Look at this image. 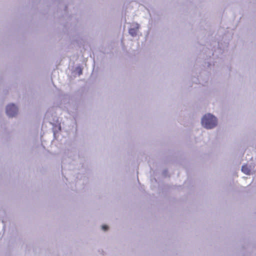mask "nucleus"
Segmentation results:
<instances>
[{"label":"nucleus","instance_id":"1","mask_svg":"<svg viewBox=\"0 0 256 256\" xmlns=\"http://www.w3.org/2000/svg\"><path fill=\"white\" fill-rule=\"evenodd\" d=\"M202 125L206 128H212L217 124V120L214 116L208 114L204 116L202 120Z\"/></svg>","mask_w":256,"mask_h":256},{"label":"nucleus","instance_id":"2","mask_svg":"<svg viewBox=\"0 0 256 256\" xmlns=\"http://www.w3.org/2000/svg\"><path fill=\"white\" fill-rule=\"evenodd\" d=\"M18 108L14 104H10L6 106V112L10 116H14L18 112Z\"/></svg>","mask_w":256,"mask_h":256},{"label":"nucleus","instance_id":"3","mask_svg":"<svg viewBox=\"0 0 256 256\" xmlns=\"http://www.w3.org/2000/svg\"><path fill=\"white\" fill-rule=\"evenodd\" d=\"M242 170L244 173L246 174H250V170L246 165H244L242 166Z\"/></svg>","mask_w":256,"mask_h":256},{"label":"nucleus","instance_id":"4","mask_svg":"<svg viewBox=\"0 0 256 256\" xmlns=\"http://www.w3.org/2000/svg\"><path fill=\"white\" fill-rule=\"evenodd\" d=\"M129 32L132 36H134L136 35V31L134 28H130L129 30Z\"/></svg>","mask_w":256,"mask_h":256},{"label":"nucleus","instance_id":"5","mask_svg":"<svg viewBox=\"0 0 256 256\" xmlns=\"http://www.w3.org/2000/svg\"><path fill=\"white\" fill-rule=\"evenodd\" d=\"M108 226H106V225H103L102 226V229L104 230H108Z\"/></svg>","mask_w":256,"mask_h":256}]
</instances>
